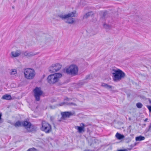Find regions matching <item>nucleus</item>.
I'll use <instances>...</instances> for the list:
<instances>
[{
  "label": "nucleus",
  "instance_id": "f257e3e1",
  "mask_svg": "<svg viewBox=\"0 0 151 151\" xmlns=\"http://www.w3.org/2000/svg\"><path fill=\"white\" fill-rule=\"evenodd\" d=\"M112 74L113 80L115 81H120L124 78L125 76V73L122 70L119 69H113L112 70Z\"/></svg>",
  "mask_w": 151,
  "mask_h": 151
},
{
  "label": "nucleus",
  "instance_id": "f03ea898",
  "mask_svg": "<svg viewBox=\"0 0 151 151\" xmlns=\"http://www.w3.org/2000/svg\"><path fill=\"white\" fill-rule=\"evenodd\" d=\"M76 13V11H74L65 15H63L62 14H60L58 16L62 19H67L66 22L72 24L74 22V19L72 17H75V14Z\"/></svg>",
  "mask_w": 151,
  "mask_h": 151
},
{
  "label": "nucleus",
  "instance_id": "7ed1b4c3",
  "mask_svg": "<svg viewBox=\"0 0 151 151\" xmlns=\"http://www.w3.org/2000/svg\"><path fill=\"white\" fill-rule=\"evenodd\" d=\"M62 75L60 73H55L51 74L47 77V80L48 82L50 84H54L58 82L59 79L61 78Z\"/></svg>",
  "mask_w": 151,
  "mask_h": 151
},
{
  "label": "nucleus",
  "instance_id": "20e7f679",
  "mask_svg": "<svg viewBox=\"0 0 151 151\" xmlns=\"http://www.w3.org/2000/svg\"><path fill=\"white\" fill-rule=\"evenodd\" d=\"M67 74L75 76L77 75L78 71V67L75 65H71L68 68L64 70Z\"/></svg>",
  "mask_w": 151,
  "mask_h": 151
},
{
  "label": "nucleus",
  "instance_id": "39448f33",
  "mask_svg": "<svg viewBox=\"0 0 151 151\" xmlns=\"http://www.w3.org/2000/svg\"><path fill=\"white\" fill-rule=\"evenodd\" d=\"M24 74L25 77L29 79H33L35 75L34 70L31 68H26L24 69Z\"/></svg>",
  "mask_w": 151,
  "mask_h": 151
},
{
  "label": "nucleus",
  "instance_id": "423d86ee",
  "mask_svg": "<svg viewBox=\"0 0 151 151\" xmlns=\"http://www.w3.org/2000/svg\"><path fill=\"white\" fill-rule=\"evenodd\" d=\"M52 128L51 125L45 121H43L42 123L41 130L46 133H49L52 131Z\"/></svg>",
  "mask_w": 151,
  "mask_h": 151
},
{
  "label": "nucleus",
  "instance_id": "0eeeda50",
  "mask_svg": "<svg viewBox=\"0 0 151 151\" xmlns=\"http://www.w3.org/2000/svg\"><path fill=\"white\" fill-rule=\"evenodd\" d=\"M34 96L36 100L38 101L40 100V96L43 93V91L41 90L40 88L36 87L33 90Z\"/></svg>",
  "mask_w": 151,
  "mask_h": 151
},
{
  "label": "nucleus",
  "instance_id": "6e6552de",
  "mask_svg": "<svg viewBox=\"0 0 151 151\" xmlns=\"http://www.w3.org/2000/svg\"><path fill=\"white\" fill-rule=\"evenodd\" d=\"M21 124L22 126L24 127L26 129H29L31 126V124L30 122L27 121H24L21 123L19 121H18L14 124V126L15 127H19L21 126Z\"/></svg>",
  "mask_w": 151,
  "mask_h": 151
},
{
  "label": "nucleus",
  "instance_id": "1a4fd4ad",
  "mask_svg": "<svg viewBox=\"0 0 151 151\" xmlns=\"http://www.w3.org/2000/svg\"><path fill=\"white\" fill-rule=\"evenodd\" d=\"M62 65L59 63L53 64L49 68V71L51 73L58 71L61 68Z\"/></svg>",
  "mask_w": 151,
  "mask_h": 151
},
{
  "label": "nucleus",
  "instance_id": "9d476101",
  "mask_svg": "<svg viewBox=\"0 0 151 151\" xmlns=\"http://www.w3.org/2000/svg\"><path fill=\"white\" fill-rule=\"evenodd\" d=\"M62 117L60 118L61 119H65V118H69L70 116L73 115V114L71 112L65 111L61 113Z\"/></svg>",
  "mask_w": 151,
  "mask_h": 151
},
{
  "label": "nucleus",
  "instance_id": "9b49d317",
  "mask_svg": "<svg viewBox=\"0 0 151 151\" xmlns=\"http://www.w3.org/2000/svg\"><path fill=\"white\" fill-rule=\"evenodd\" d=\"M84 126V124L82 123L80 124V126H76L75 127V128L78 130V132L79 133H81L85 131Z\"/></svg>",
  "mask_w": 151,
  "mask_h": 151
},
{
  "label": "nucleus",
  "instance_id": "f8f14e48",
  "mask_svg": "<svg viewBox=\"0 0 151 151\" xmlns=\"http://www.w3.org/2000/svg\"><path fill=\"white\" fill-rule=\"evenodd\" d=\"M94 14V13L92 11H91L86 14L83 16V19H87L89 17L92 16Z\"/></svg>",
  "mask_w": 151,
  "mask_h": 151
},
{
  "label": "nucleus",
  "instance_id": "ddd939ff",
  "mask_svg": "<svg viewBox=\"0 0 151 151\" xmlns=\"http://www.w3.org/2000/svg\"><path fill=\"white\" fill-rule=\"evenodd\" d=\"M24 55L27 57L32 56L35 54L33 53L32 52H28L27 51H26L24 53Z\"/></svg>",
  "mask_w": 151,
  "mask_h": 151
},
{
  "label": "nucleus",
  "instance_id": "4468645a",
  "mask_svg": "<svg viewBox=\"0 0 151 151\" xmlns=\"http://www.w3.org/2000/svg\"><path fill=\"white\" fill-rule=\"evenodd\" d=\"M115 136L116 138L119 139H122L124 137V135H122L118 132L116 133Z\"/></svg>",
  "mask_w": 151,
  "mask_h": 151
},
{
  "label": "nucleus",
  "instance_id": "2eb2a0df",
  "mask_svg": "<svg viewBox=\"0 0 151 151\" xmlns=\"http://www.w3.org/2000/svg\"><path fill=\"white\" fill-rule=\"evenodd\" d=\"M11 54L13 57H17L19 56L20 55V53L17 50L16 52H12Z\"/></svg>",
  "mask_w": 151,
  "mask_h": 151
},
{
  "label": "nucleus",
  "instance_id": "dca6fc26",
  "mask_svg": "<svg viewBox=\"0 0 151 151\" xmlns=\"http://www.w3.org/2000/svg\"><path fill=\"white\" fill-rule=\"evenodd\" d=\"M2 98L4 99L9 100L11 99L12 97L10 95L6 94L4 95Z\"/></svg>",
  "mask_w": 151,
  "mask_h": 151
},
{
  "label": "nucleus",
  "instance_id": "f3484780",
  "mask_svg": "<svg viewBox=\"0 0 151 151\" xmlns=\"http://www.w3.org/2000/svg\"><path fill=\"white\" fill-rule=\"evenodd\" d=\"M145 137H144L142 136H139L136 137L135 138L136 141H140L144 140Z\"/></svg>",
  "mask_w": 151,
  "mask_h": 151
},
{
  "label": "nucleus",
  "instance_id": "a211bd4d",
  "mask_svg": "<svg viewBox=\"0 0 151 151\" xmlns=\"http://www.w3.org/2000/svg\"><path fill=\"white\" fill-rule=\"evenodd\" d=\"M112 28V26L111 25L109 24H104V28H105L106 31Z\"/></svg>",
  "mask_w": 151,
  "mask_h": 151
},
{
  "label": "nucleus",
  "instance_id": "6ab92c4d",
  "mask_svg": "<svg viewBox=\"0 0 151 151\" xmlns=\"http://www.w3.org/2000/svg\"><path fill=\"white\" fill-rule=\"evenodd\" d=\"M104 87L110 90H111L114 88V87L112 86L106 84H104Z\"/></svg>",
  "mask_w": 151,
  "mask_h": 151
},
{
  "label": "nucleus",
  "instance_id": "aec40b11",
  "mask_svg": "<svg viewBox=\"0 0 151 151\" xmlns=\"http://www.w3.org/2000/svg\"><path fill=\"white\" fill-rule=\"evenodd\" d=\"M93 77L92 75L91 74H89L86 76L85 78V80H89L90 79H93Z\"/></svg>",
  "mask_w": 151,
  "mask_h": 151
},
{
  "label": "nucleus",
  "instance_id": "412c9836",
  "mask_svg": "<svg viewBox=\"0 0 151 151\" xmlns=\"http://www.w3.org/2000/svg\"><path fill=\"white\" fill-rule=\"evenodd\" d=\"M136 106L138 108H141L143 106V105L141 103H138L136 104Z\"/></svg>",
  "mask_w": 151,
  "mask_h": 151
},
{
  "label": "nucleus",
  "instance_id": "4be33fe9",
  "mask_svg": "<svg viewBox=\"0 0 151 151\" xmlns=\"http://www.w3.org/2000/svg\"><path fill=\"white\" fill-rule=\"evenodd\" d=\"M17 73V70L16 69L12 70L11 72L10 73L11 75H14Z\"/></svg>",
  "mask_w": 151,
  "mask_h": 151
},
{
  "label": "nucleus",
  "instance_id": "5701e85b",
  "mask_svg": "<svg viewBox=\"0 0 151 151\" xmlns=\"http://www.w3.org/2000/svg\"><path fill=\"white\" fill-rule=\"evenodd\" d=\"M27 151H37V150L34 147L29 149Z\"/></svg>",
  "mask_w": 151,
  "mask_h": 151
},
{
  "label": "nucleus",
  "instance_id": "b1692460",
  "mask_svg": "<svg viewBox=\"0 0 151 151\" xmlns=\"http://www.w3.org/2000/svg\"><path fill=\"white\" fill-rule=\"evenodd\" d=\"M66 105H69V106H76V104L74 103L71 102V103H66Z\"/></svg>",
  "mask_w": 151,
  "mask_h": 151
},
{
  "label": "nucleus",
  "instance_id": "393cba45",
  "mask_svg": "<svg viewBox=\"0 0 151 151\" xmlns=\"http://www.w3.org/2000/svg\"><path fill=\"white\" fill-rule=\"evenodd\" d=\"M99 14L101 17V18L103 19V17H104V12H101V13H99Z\"/></svg>",
  "mask_w": 151,
  "mask_h": 151
},
{
  "label": "nucleus",
  "instance_id": "a878e982",
  "mask_svg": "<svg viewBox=\"0 0 151 151\" xmlns=\"http://www.w3.org/2000/svg\"><path fill=\"white\" fill-rule=\"evenodd\" d=\"M66 103H67V102H62V103H60V104H59V105L60 106H62L64 105L65 104L66 105Z\"/></svg>",
  "mask_w": 151,
  "mask_h": 151
},
{
  "label": "nucleus",
  "instance_id": "bb28decb",
  "mask_svg": "<svg viewBox=\"0 0 151 151\" xmlns=\"http://www.w3.org/2000/svg\"><path fill=\"white\" fill-rule=\"evenodd\" d=\"M71 100V99L70 98H68L67 97H66L64 99V101H69Z\"/></svg>",
  "mask_w": 151,
  "mask_h": 151
},
{
  "label": "nucleus",
  "instance_id": "cd10ccee",
  "mask_svg": "<svg viewBox=\"0 0 151 151\" xmlns=\"http://www.w3.org/2000/svg\"><path fill=\"white\" fill-rule=\"evenodd\" d=\"M147 107L149 109L150 112L151 113V106L147 105Z\"/></svg>",
  "mask_w": 151,
  "mask_h": 151
},
{
  "label": "nucleus",
  "instance_id": "c85d7f7f",
  "mask_svg": "<svg viewBox=\"0 0 151 151\" xmlns=\"http://www.w3.org/2000/svg\"><path fill=\"white\" fill-rule=\"evenodd\" d=\"M116 151H128V150L127 149H123L118 150Z\"/></svg>",
  "mask_w": 151,
  "mask_h": 151
},
{
  "label": "nucleus",
  "instance_id": "c756f323",
  "mask_svg": "<svg viewBox=\"0 0 151 151\" xmlns=\"http://www.w3.org/2000/svg\"><path fill=\"white\" fill-rule=\"evenodd\" d=\"M108 12L107 11H104V17L105 16V15H106V14H108Z\"/></svg>",
  "mask_w": 151,
  "mask_h": 151
},
{
  "label": "nucleus",
  "instance_id": "7c9ffc66",
  "mask_svg": "<svg viewBox=\"0 0 151 151\" xmlns=\"http://www.w3.org/2000/svg\"><path fill=\"white\" fill-rule=\"evenodd\" d=\"M54 119V117L52 116H51L50 117V120L51 121H52Z\"/></svg>",
  "mask_w": 151,
  "mask_h": 151
},
{
  "label": "nucleus",
  "instance_id": "2f4dec72",
  "mask_svg": "<svg viewBox=\"0 0 151 151\" xmlns=\"http://www.w3.org/2000/svg\"><path fill=\"white\" fill-rule=\"evenodd\" d=\"M149 102L150 104H151V99H149Z\"/></svg>",
  "mask_w": 151,
  "mask_h": 151
},
{
  "label": "nucleus",
  "instance_id": "473e14b6",
  "mask_svg": "<svg viewBox=\"0 0 151 151\" xmlns=\"http://www.w3.org/2000/svg\"><path fill=\"white\" fill-rule=\"evenodd\" d=\"M1 116H2L1 114H0V120H1Z\"/></svg>",
  "mask_w": 151,
  "mask_h": 151
},
{
  "label": "nucleus",
  "instance_id": "72a5a7b5",
  "mask_svg": "<svg viewBox=\"0 0 151 151\" xmlns=\"http://www.w3.org/2000/svg\"><path fill=\"white\" fill-rule=\"evenodd\" d=\"M147 119H145V121H146L147 120Z\"/></svg>",
  "mask_w": 151,
  "mask_h": 151
},
{
  "label": "nucleus",
  "instance_id": "f704fd0d",
  "mask_svg": "<svg viewBox=\"0 0 151 151\" xmlns=\"http://www.w3.org/2000/svg\"><path fill=\"white\" fill-rule=\"evenodd\" d=\"M12 8L13 9H14V6H12Z\"/></svg>",
  "mask_w": 151,
  "mask_h": 151
},
{
  "label": "nucleus",
  "instance_id": "c9c22d12",
  "mask_svg": "<svg viewBox=\"0 0 151 151\" xmlns=\"http://www.w3.org/2000/svg\"><path fill=\"white\" fill-rule=\"evenodd\" d=\"M129 120H131V118H129Z\"/></svg>",
  "mask_w": 151,
  "mask_h": 151
}]
</instances>
